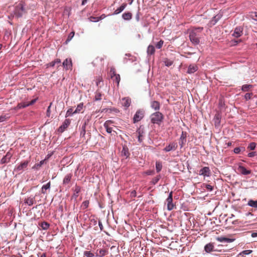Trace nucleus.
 I'll list each match as a JSON object with an SVG mask.
<instances>
[{"label": "nucleus", "mask_w": 257, "mask_h": 257, "mask_svg": "<svg viewBox=\"0 0 257 257\" xmlns=\"http://www.w3.org/2000/svg\"><path fill=\"white\" fill-rule=\"evenodd\" d=\"M26 13L25 3L22 1L15 6L14 10L11 13V16L8 18L9 19L11 18L19 19L22 18Z\"/></svg>", "instance_id": "nucleus-1"}, {"label": "nucleus", "mask_w": 257, "mask_h": 257, "mask_svg": "<svg viewBox=\"0 0 257 257\" xmlns=\"http://www.w3.org/2000/svg\"><path fill=\"white\" fill-rule=\"evenodd\" d=\"M164 119V115L159 111L153 113L150 116L151 122L153 124L160 125Z\"/></svg>", "instance_id": "nucleus-2"}, {"label": "nucleus", "mask_w": 257, "mask_h": 257, "mask_svg": "<svg viewBox=\"0 0 257 257\" xmlns=\"http://www.w3.org/2000/svg\"><path fill=\"white\" fill-rule=\"evenodd\" d=\"M145 111L143 109H138L135 113L133 118V121L134 123H136L139 121H141L145 116Z\"/></svg>", "instance_id": "nucleus-3"}, {"label": "nucleus", "mask_w": 257, "mask_h": 257, "mask_svg": "<svg viewBox=\"0 0 257 257\" xmlns=\"http://www.w3.org/2000/svg\"><path fill=\"white\" fill-rule=\"evenodd\" d=\"M215 242H209L204 245V250L206 253H210L212 251H221V249L215 248Z\"/></svg>", "instance_id": "nucleus-4"}, {"label": "nucleus", "mask_w": 257, "mask_h": 257, "mask_svg": "<svg viewBox=\"0 0 257 257\" xmlns=\"http://www.w3.org/2000/svg\"><path fill=\"white\" fill-rule=\"evenodd\" d=\"M189 37L190 41L194 45H197L199 44L200 40L198 37L197 33L195 32V30H192L189 33Z\"/></svg>", "instance_id": "nucleus-5"}, {"label": "nucleus", "mask_w": 257, "mask_h": 257, "mask_svg": "<svg viewBox=\"0 0 257 257\" xmlns=\"http://www.w3.org/2000/svg\"><path fill=\"white\" fill-rule=\"evenodd\" d=\"M110 76L111 79H113V82L117 84V87H119L120 81V76L119 74H116L114 68H111L110 70Z\"/></svg>", "instance_id": "nucleus-6"}, {"label": "nucleus", "mask_w": 257, "mask_h": 257, "mask_svg": "<svg viewBox=\"0 0 257 257\" xmlns=\"http://www.w3.org/2000/svg\"><path fill=\"white\" fill-rule=\"evenodd\" d=\"M173 191L169 192L168 196L166 200V202L167 204V209L169 211H171L173 209L175 205L173 203Z\"/></svg>", "instance_id": "nucleus-7"}, {"label": "nucleus", "mask_w": 257, "mask_h": 257, "mask_svg": "<svg viewBox=\"0 0 257 257\" xmlns=\"http://www.w3.org/2000/svg\"><path fill=\"white\" fill-rule=\"evenodd\" d=\"M71 120L70 119H65L62 124L58 127L57 131L59 133H63L69 126Z\"/></svg>", "instance_id": "nucleus-8"}, {"label": "nucleus", "mask_w": 257, "mask_h": 257, "mask_svg": "<svg viewBox=\"0 0 257 257\" xmlns=\"http://www.w3.org/2000/svg\"><path fill=\"white\" fill-rule=\"evenodd\" d=\"M237 170L240 174L242 175H248L251 173V171L246 169L241 163L238 164Z\"/></svg>", "instance_id": "nucleus-9"}, {"label": "nucleus", "mask_w": 257, "mask_h": 257, "mask_svg": "<svg viewBox=\"0 0 257 257\" xmlns=\"http://www.w3.org/2000/svg\"><path fill=\"white\" fill-rule=\"evenodd\" d=\"M199 175L205 177H210L211 175V171L209 167H203L199 171Z\"/></svg>", "instance_id": "nucleus-10"}, {"label": "nucleus", "mask_w": 257, "mask_h": 257, "mask_svg": "<svg viewBox=\"0 0 257 257\" xmlns=\"http://www.w3.org/2000/svg\"><path fill=\"white\" fill-rule=\"evenodd\" d=\"M62 66L66 70H72L73 63L71 58H67L65 59L62 63Z\"/></svg>", "instance_id": "nucleus-11"}, {"label": "nucleus", "mask_w": 257, "mask_h": 257, "mask_svg": "<svg viewBox=\"0 0 257 257\" xmlns=\"http://www.w3.org/2000/svg\"><path fill=\"white\" fill-rule=\"evenodd\" d=\"M221 119V111H217L214 117L213 121L215 127H218L220 125Z\"/></svg>", "instance_id": "nucleus-12"}, {"label": "nucleus", "mask_w": 257, "mask_h": 257, "mask_svg": "<svg viewBox=\"0 0 257 257\" xmlns=\"http://www.w3.org/2000/svg\"><path fill=\"white\" fill-rule=\"evenodd\" d=\"M37 195L36 194L35 196L31 195L30 197L27 198H25L24 200V203L28 205L29 206H32L34 204H35L36 201L35 200V197Z\"/></svg>", "instance_id": "nucleus-13"}, {"label": "nucleus", "mask_w": 257, "mask_h": 257, "mask_svg": "<svg viewBox=\"0 0 257 257\" xmlns=\"http://www.w3.org/2000/svg\"><path fill=\"white\" fill-rule=\"evenodd\" d=\"M29 163V161L28 160L21 162L16 166L15 170L17 172L23 170L25 168L27 167Z\"/></svg>", "instance_id": "nucleus-14"}, {"label": "nucleus", "mask_w": 257, "mask_h": 257, "mask_svg": "<svg viewBox=\"0 0 257 257\" xmlns=\"http://www.w3.org/2000/svg\"><path fill=\"white\" fill-rule=\"evenodd\" d=\"M243 34V28L240 26L235 28L232 36L235 38H239Z\"/></svg>", "instance_id": "nucleus-15"}, {"label": "nucleus", "mask_w": 257, "mask_h": 257, "mask_svg": "<svg viewBox=\"0 0 257 257\" xmlns=\"http://www.w3.org/2000/svg\"><path fill=\"white\" fill-rule=\"evenodd\" d=\"M178 147L177 144L174 142L170 143L167 145L164 149L163 151L165 152H169L171 151H175Z\"/></svg>", "instance_id": "nucleus-16"}, {"label": "nucleus", "mask_w": 257, "mask_h": 257, "mask_svg": "<svg viewBox=\"0 0 257 257\" xmlns=\"http://www.w3.org/2000/svg\"><path fill=\"white\" fill-rule=\"evenodd\" d=\"M187 133L184 131H182L181 136L180 137L179 144L180 146V148H182L186 142V137H187Z\"/></svg>", "instance_id": "nucleus-17"}, {"label": "nucleus", "mask_w": 257, "mask_h": 257, "mask_svg": "<svg viewBox=\"0 0 257 257\" xmlns=\"http://www.w3.org/2000/svg\"><path fill=\"white\" fill-rule=\"evenodd\" d=\"M222 14L221 13H218L216 15L213 17V18L209 22L210 26L215 25L218 22V21L222 18Z\"/></svg>", "instance_id": "nucleus-18"}, {"label": "nucleus", "mask_w": 257, "mask_h": 257, "mask_svg": "<svg viewBox=\"0 0 257 257\" xmlns=\"http://www.w3.org/2000/svg\"><path fill=\"white\" fill-rule=\"evenodd\" d=\"M12 157V154L10 152H7V154L3 156L0 160L1 164H5L10 161Z\"/></svg>", "instance_id": "nucleus-19"}, {"label": "nucleus", "mask_w": 257, "mask_h": 257, "mask_svg": "<svg viewBox=\"0 0 257 257\" xmlns=\"http://www.w3.org/2000/svg\"><path fill=\"white\" fill-rule=\"evenodd\" d=\"M198 69V67L197 65L195 64H190L188 67L187 73L188 74H193L194 72H196Z\"/></svg>", "instance_id": "nucleus-20"}, {"label": "nucleus", "mask_w": 257, "mask_h": 257, "mask_svg": "<svg viewBox=\"0 0 257 257\" xmlns=\"http://www.w3.org/2000/svg\"><path fill=\"white\" fill-rule=\"evenodd\" d=\"M127 4L126 3H123L122 5L118 8H117L112 14V15H116L120 13H121L126 7Z\"/></svg>", "instance_id": "nucleus-21"}, {"label": "nucleus", "mask_w": 257, "mask_h": 257, "mask_svg": "<svg viewBox=\"0 0 257 257\" xmlns=\"http://www.w3.org/2000/svg\"><path fill=\"white\" fill-rule=\"evenodd\" d=\"M121 17L124 21H130L132 19L133 15L131 12L126 11L122 14Z\"/></svg>", "instance_id": "nucleus-22"}, {"label": "nucleus", "mask_w": 257, "mask_h": 257, "mask_svg": "<svg viewBox=\"0 0 257 257\" xmlns=\"http://www.w3.org/2000/svg\"><path fill=\"white\" fill-rule=\"evenodd\" d=\"M108 253V251L107 249H97L95 256L96 257H103L105 255L107 254Z\"/></svg>", "instance_id": "nucleus-23"}, {"label": "nucleus", "mask_w": 257, "mask_h": 257, "mask_svg": "<svg viewBox=\"0 0 257 257\" xmlns=\"http://www.w3.org/2000/svg\"><path fill=\"white\" fill-rule=\"evenodd\" d=\"M122 156L125 157L127 159L130 157V153L128 147L126 145L122 146V150L121 152Z\"/></svg>", "instance_id": "nucleus-24"}, {"label": "nucleus", "mask_w": 257, "mask_h": 257, "mask_svg": "<svg viewBox=\"0 0 257 257\" xmlns=\"http://www.w3.org/2000/svg\"><path fill=\"white\" fill-rule=\"evenodd\" d=\"M123 101L122 105L125 108V109L128 108L131 104V99L129 97H124L122 98Z\"/></svg>", "instance_id": "nucleus-25"}, {"label": "nucleus", "mask_w": 257, "mask_h": 257, "mask_svg": "<svg viewBox=\"0 0 257 257\" xmlns=\"http://www.w3.org/2000/svg\"><path fill=\"white\" fill-rule=\"evenodd\" d=\"M51 188V182L49 181L45 184H44L41 188V192L42 194H45L47 193V190H50Z\"/></svg>", "instance_id": "nucleus-26"}, {"label": "nucleus", "mask_w": 257, "mask_h": 257, "mask_svg": "<svg viewBox=\"0 0 257 257\" xmlns=\"http://www.w3.org/2000/svg\"><path fill=\"white\" fill-rule=\"evenodd\" d=\"M151 107L157 111L160 108V104L158 101H152L151 104Z\"/></svg>", "instance_id": "nucleus-27"}, {"label": "nucleus", "mask_w": 257, "mask_h": 257, "mask_svg": "<svg viewBox=\"0 0 257 257\" xmlns=\"http://www.w3.org/2000/svg\"><path fill=\"white\" fill-rule=\"evenodd\" d=\"M81 191V187L77 185L75 186V189L74 190V193L72 195V198H74L75 200L77 198L78 196V194Z\"/></svg>", "instance_id": "nucleus-28"}, {"label": "nucleus", "mask_w": 257, "mask_h": 257, "mask_svg": "<svg viewBox=\"0 0 257 257\" xmlns=\"http://www.w3.org/2000/svg\"><path fill=\"white\" fill-rule=\"evenodd\" d=\"M138 136L143 137L145 134V127L143 125H141L136 131Z\"/></svg>", "instance_id": "nucleus-29"}, {"label": "nucleus", "mask_w": 257, "mask_h": 257, "mask_svg": "<svg viewBox=\"0 0 257 257\" xmlns=\"http://www.w3.org/2000/svg\"><path fill=\"white\" fill-rule=\"evenodd\" d=\"M27 107H28L27 104V102H22L18 103L17 106H16L14 108V109L15 110H18L19 109L24 108H26Z\"/></svg>", "instance_id": "nucleus-30"}, {"label": "nucleus", "mask_w": 257, "mask_h": 257, "mask_svg": "<svg viewBox=\"0 0 257 257\" xmlns=\"http://www.w3.org/2000/svg\"><path fill=\"white\" fill-rule=\"evenodd\" d=\"M39 226L41 227L42 229L46 230L49 228L50 224L46 221H43L39 223Z\"/></svg>", "instance_id": "nucleus-31"}, {"label": "nucleus", "mask_w": 257, "mask_h": 257, "mask_svg": "<svg viewBox=\"0 0 257 257\" xmlns=\"http://www.w3.org/2000/svg\"><path fill=\"white\" fill-rule=\"evenodd\" d=\"M155 49L153 45H149L147 48V54L148 55H152L154 54Z\"/></svg>", "instance_id": "nucleus-32"}, {"label": "nucleus", "mask_w": 257, "mask_h": 257, "mask_svg": "<svg viewBox=\"0 0 257 257\" xmlns=\"http://www.w3.org/2000/svg\"><path fill=\"white\" fill-rule=\"evenodd\" d=\"M71 178H72V174H67L63 178V184L65 185V184H67L69 183L71 181Z\"/></svg>", "instance_id": "nucleus-33"}, {"label": "nucleus", "mask_w": 257, "mask_h": 257, "mask_svg": "<svg viewBox=\"0 0 257 257\" xmlns=\"http://www.w3.org/2000/svg\"><path fill=\"white\" fill-rule=\"evenodd\" d=\"M75 35V32L74 31H72L71 33L69 34L67 36V39L65 42L64 43V44L67 45L68 43L73 39Z\"/></svg>", "instance_id": "nucleus-34"}, {"label": "nucleus", "mask_w": 257, "mask_h": 257, "mask_svg": "<svg viewBox=\"0 0 257 257\" xmlns=\"http://www.w3.org/2000/svg\"><path fill=\"white\" fill-rule=\"evenodd\" d=\"M253 87V85L251 84H243L241 87V90L242 91H248L250 88H252Z\"/></svg>", "instance_id": "nucleus-35"}, {"label": "nucleus", "mask_w": 257, "mask_h": 257, "mask_svg": "<svg viewBox=\"0 0 257 257\" xmlns=\"http://www.w3.org/2000/svg\"><path fill=\"white\" fill-rule=\"evenodd\" d=\"M156 172L159 173L162 169V164L161 162L156 161L155 163Z\"/></svg>", "instance_id": "nucleus-36"}, {"label": "nucleus", "mask_w": 257, "mask_h": 257, "mask_svg": "<svg viewBox=\"0 0 257 257\" xmlns=\"http://www.w3.org/2000/svg\"><path fill=\"white\" fill-rule=\"evenodd\" d=\"M45 162H46L45 161V160H42L41 161H40V162L36 163L34 165V166L32 167V169L34 170H37L39 168H40L43 165H44Z\"/></svg>", "instance_id": "nucleus-37"}, {"label": "nucleus", "mask_w": 257, "mask_h": 257, "mask_svg": "<svg viewBox=\"0 0 257 257\" xmlns=\"http://www.w3.org/2000/svg\"><path fill=\"white\" fill-rule=\"evenodd\" d=\"M111 121V120H107L104 123V127H105L106 132L108 134H111L112 132L116 134V132L114 131H113L112 127H109L106 123L107 122Z\"/></svg>", "instance_id": "nucleus-38"}, {"label": "nucleus", "mask_w": 257, "mask_h": 257, "mask_svg": "<svg viewBox=\"0 0 257 257\" xmlns=\"http://www.w3.org/2000/svg\"><path fill=\"white\" fill-rule=\"evenodd\" d=\"M218 107L220 109V111L225 109V104L224 101L222 99H219L218 102Z\"/></svg>", "instance_id": "nucleus-39"}, {"label": "nucleus", "mask_w": 257, "mask_h": 257, "mask_svg": "<svg viewBox=\"0 0 257 257\" xmlns=\"http://www.w3.org/2000/svg\"><path fill=\"white\" fill-rule=\"evenodd\" d=\"M163 62L165 65L167 67L171 66L173 63V61L172 60L167 58L164 59Z\"/></svg>", "instance_id": "nucleus-40"}, {"label": "nucleus", "mask_w": 257, "mask_h": 257, "mask_svg": "<svg viewBox=\"0 0 257 257\" xmlns=\"http://www.w3.org/2000/svg\"><path fill=\"white\" fill-rule=\"evenodd\" d=\"M83 102H81V103H79L77 105V107L74 110V113L76 114L79 113L80 112V111L82 110V109L83 108Z\"/></svg>", "instance_id": "nucleus-41"}, {"label": "nucleus", "mask_w": 257, "mask_h": 257, "mask_svg": "<svg viewBox=\"0 0 257 257\" xmlns=\"http://www.w3.org/2000/svg\"><path fill=\"white\" fill-rule=\"evenodd\" d=\"M202 187L206 188L209 192H211L214 189V187L210 184H208L206 183L202 184Z\"/></svg>", "instance_id": "nucleus-42"}, {"label": "nucleus", "mask_w": 257, "mask_h": 257, "mask_svg": "<svg viewBox=\"0 0 257 257\" xmlns=\"http://www.w3.org/2000/svg\"><path fill=\"white\" fill-rule=\"evenodd\" d=\"M245 148L243 147H238L234 149L233 152L236 154H239L241 151H244Z\"/></svg>", "instance_id": "nucleus-43"}, {"label": "nucleus", "mask_w": 257, "mask_h": 257, "mask_svg": "<svg viewBox=\"0 0 257 257\" xmlns=\"http://www.w3.org/2000/svg\"><path fill=\"white\" fill-rule=\"evenodd\" d=\"M252 252V250H250V249L244 250L242 251L241 252H240L238 254V256L241 255V256H242L243 257H244V255H248Z\"/></svg>", "instance_id": "nucleus-44"}, {"label": "nucleus", "mask_w": 257, "mask_h": 257, "mask_svg": "<svg viewBox=\"0 0 257 257\" xmlns=\"http://www.w3.org/2000/svg\"><path fill=\"white\" fill-rule=\"evenodd\" d=\"M74 114L75 113H74V111H73V108L72 107L69 108L66 111L65 117L66 118L68 116H71Z\"/></svg>", "instance_id": "nucleus-45"}, {"label": "nucleus", "mask_w": 257, "mask_h": 257, "mask_svg": "<svg viewBox=\"0 0 257 257\" xmlns=\"http://www.w3.org/2000/svg\"><path fill=\"white\" fill-rule=\"evenodd\" d=\"M161 178V176L160 175H157L156 177H155L154 178H153L151 181V183L153 185H156L158 181L160 180Z\"/></svg>", "instance_id": "nucleus-46"}, {"label": "nucleus", "mask_w": 257, "mask_h": 257, "mask_svg": "<svg viewBox=\"0 0 257 257\" xmlns=\"http://www.w3.org/2000/svg\"><path fill=\"white\" fill-rule=\"evenodd\" d=\"M164 44V41L162 40H160L159 41L157 42L155 45V47L157 49H160L162 48L163 45Z\"/></svg>", "instance_id": "nucleus-47"}, {"label": "nucleus", "mask_w": 257, "mask_h": 257, "mask_svg": "<svg viewBox=\"0 0 257 257\" xmlns=\"http://www.w3.org/2000/svg\"><path fill=\"white\" fill-rule=\"evenodd\" d=\"M10 116L8 114L2 115L0 116V122H4L9 118Z\"/></svg>", "instance_id": "nucleus-48"}, {"label": "nucleus", "mask_w": 257, "mask_h": 257, "mask_svg": "<svg viewBox=\"0 0 257 257\" xmlns=\"http://www.w3.org/2000/svg\"><path fill=\"white\" fill-rule=\"evenodd\" d=\"M256 147V144L254 142H252L249 144V145L247 147V149L253 151V150H255Z\"/></svg>", "instance_id": "nucleus-49"}, {"label": "nucleus", "mask_w": 257, "mask_h": 257, "mask_svg": "<svg viewBox=\"0 0 257 257\" xmlns=\"http://www.w3.org/2000/svg\"><path fill=\"white\" fill-rule=\"evenodd\" d=\"M242 40L241 39L239 40H235L233 39L231 41V45L235 46H237L239 43L241 42Z\"/></svg>", "instance_id": "nucleus-50"}, {"label": "nucleus", "mask_w": 257, "mask_h": 257, "mask_svg": "<svg viewBox=\"0 0 257 257\" xmlns=\"http://www.w3.org/2000/svg\"><path fill=\"white\" fill-rule=\"evenodd\" d=\"M253 95V93L252 92H250V93H246L244 96V99L246 100V101H248L249 100H250L251 99V96Z\"/></svg>", "instance_id": "nucleus-51"}, {"label": "nucleus", "mask_w": 257, "mask_h": 257, "mask_svg": "<svg viewBox=\"0 0 257 257\" xmlns=\"http://www.w3.org/2000/svg\"><path fill=\"white\" fill-rule=\"evenodd\" d=\"M52 105V102H51L49 104V105L48 106L46 111V116L47 117H50L51 114V108Z\"/></svg>", "instance_id": "nucleus-52"}, {"label": "nucleus", "mask_w": 257, "mask_h": 257, "mask_svg": "<svg viewBox=\"0 0 257 257\" xmlns=\"http://www.w3.org/2000/svg\"><path fill=\"white\" fill-rule=\"evenodd\" d=\"M88 20L89 21L92 22L96 23V22H99L98 17H94V16H90V17L88 18Z\"/></svg>", "instance_id": "nucleus-53"}, {"label": "nucleus", "mask_w": 257, "mask_h": 257, "mask_svg": "<svg viewBox=\"0 0 257 257\" xmlns=\"http://www.w3.org/2000/svg\"><path fill=\"white\" fill-rule=\"evenodd\" d=\"M84 255L86 257H93L95 256L90 251H84Z\"/></svg>", "instance_id": "nucleus-54"}, {"label": "nucleus", "mask_w": 257, "mask_h": 257, "mask_svg": "<svg viewBox=\"0 0 257 257\" xmlns=\"http://www.w3.org/2000/svg\"><path fill=\"white\" fill-rule=\"evenodd\" d=\"M225 236H218L216 238V239L220 242H225Z\"/></svg>", "instance_id": "nucleus-55"}, {"label": "nucleus", "mask_w": 257, "mask_h": 257, "mask_svg": "<svg viewBox=\"0 0 257 257\" xmlns=\"http://www.w3.org/2000/svg\"><path fill=\"white\" fill-rule=\"evenodd\" d=\"M101 94L100 93H97L95 95V97L94 98V101H99V100H100L101 99Z\"/></svg>", "instance_id": "nucleus-56"}, {"label": "nucleus", "mask_w": 257, "mask_h": 257, "mask_svg": "<svg viewBox=\"0 0 257 257\" xmlns=\"http://www.w3.org/2000/svg\"><path fill=\"white\" fill-rule=\"evenodd\" d=\"M89 122V119H85L84 120V122L82 125L81 129L86 130V127L87 125L88 124Z\"/></svg>", "instance_id": "nucleus-57"}, {"label": "nucleus", "mask_w": 257, "mask_h": 257, "mask_svg": "<svg viewBox=\"0 0 257 257\" xmlns=\"http://www.w3.org/2000/svg\"><path fill=\"white\" fill-rule=\"evenodd\" d=\"M53 155V152H51L49 153L45 157V159L44 160H45V162L47 161Z\"/></svg>", "instance_id": "nucleus-58"}, {"label": "nucleus", "mask_w": 257, "mask_h": 257, "mask_svg": "<svg viewBox=\"0 0 257 257\" xmlns=\"http://www.w3.org/2000/svg\"><path fill=\"white\" fill-rule=\"evenodd\" d=\"M37 100H38V98H35V99H33L29 102H27L28 107L35 104L36 103V102L37 101Z\"/></svg>", "instance_id": "nucleus-59"}, {"label": "nucleus", "mask_w": 257, "mask_h": 257, "mask_svg": "<svg viewBox=\"0 0 257 257\" xmlns=\"http://www.w3.org/2000/svg\"><path fill=\"white\" fill-rule=\"evenodd\" d=\"M235 239L234 238H228L227 237H225V242L227 243H231L233 242Z\"/></svg>", "instance_id": "nucleus-60"}, {"label": "nucleus", "mask_w": 257, "mask_h": 257, "mask_svg": "<svg viewBox=\"0 0 257 257\" xmlns=\"http://www.w3.org/2000/svg\"><path fill=\"white\" fill-rule=\"evenodd\" d=\"M89 202L88 200H85L82 202V205L84 208H87L89 206Z\"/></svg>", "instance_id": "nucleus-61"}, {"label": "nucleus", "mask_w": 257, "mask_h": 257, "mask_svg": "<svg viewBox=\"0 0 257 257\" xmlns=\"http://www.w3.org/2000/svg\"><path fill=\"white\" fill-rule=\"evenodd\" d=\"M112 112H114L115 113H117L119 112V110L117 108H114V107L109 108V112L111 113Z\"/></svg>", "instance_id": "nucleus-62"}, {"label": "nucleus", "mask_w": 257, "mask_h": 257, "mask_svg": "<svg viewBox=\"0 0 257 257\" xmlns=\"http://www.w3.org/2000/svg\"><path fill=\"white\" fill-rule=\"evenodd\" d=\"M86 134V130L81 129L80 131V137L81 138H84Z\"/></svg>", "instance_id": "nucleus-63"}, {"label": "nucleus", "mask_w": 257, "mask_h": 257, "mask_svg": "<svg viewBox=\"0 0 257 257\" xmlns=\"http://www.w3.org/2000/svg\"><path fill=\"white\" fill-rule=\"evenodd\" d=\"M137 196V192L135 190H134L131 192L130 197L131 198L135 197Z\"/></svg>", "instance_id": "nucleus-64"}]
</instances>
